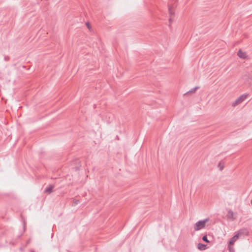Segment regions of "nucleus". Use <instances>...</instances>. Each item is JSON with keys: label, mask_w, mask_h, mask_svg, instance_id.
Returning <instances> with one entry per match:
<instances>
[{"label": "nucleus", "mask_w": 252, "mask_h": 252, "mask_svg": "<svg viewBox=\"0 0 252 252\" xmlns=\"http://www.w3.org/2000/svg\"><path fill=\"white\" fill-rule=\"evenodd\" d=\"M209 221V219H206L204 220H201L197 221L194 224V230L195 231H198L205 227L206 224Z\"/></svg>", "instance_id": "1"}, {"label": "nucleus", "mask_w": 252, "mask_h": 252, "mask_svg": "<svg viewBox=\"0 0 252 252\" xmlns=\"http://www.w3.org/2000/svg\"><path fill=\"white\" fill-rule=\"evenodd\" d=\"M248 97V95L244 94L240 95L233 102L232 106L233 107H235L238 105L242 103L244 100H245Z\"/></svg>", "instance_id": "2"}, {"label": "nucleus", "mask_w": 252, "mask_h": 252, "mask_svg": "<svg viewBox=\"0 0 252 252\" xmlns=\"http://www.w3.org/2000/svg\"><path fill=\"white\" fill-rule=\"evenodd\" d=\"M237 56L241 59L246 60L249 59L247 53L241 49H240L237 52Z\"/></svg>", "instance_id": "3"}, {"label": "nucleus", "mask_w": 252, "mask_h": 252, "mask_svg": "<svg viewBox=\"0 0 252 252\" xmlns=\"http://www.w3.org/2000/svg\"><path fill=\"white\" fill-rule=\"evenodd\" d=\"M239 238V235H235L233 238L231 239L229 241L228 248L230 252H233V249L231 247V245H233L234 243L238 240Z\"/></svg>", "instance_id": "4"}, {"label": "nucleus", "mask_w": 252, "mask_h": 252, "mask_svg": "<svg viewBox=\"0 0 252 252\" xmlns=\"http://www.w3.org/2000/svg\"><path fill=\"white\" fill-rule=\"evenodd\" d=\"M168 13L169 16V21L170 23H171L174 18L175 12L174 9L171 6H169L168 7Z\"/></svg>", "instance_id": "5"}, {"label": "nucleus", "mask_w": 252, "mask_h": 252, "mask_svg": "<svg viewBox=\"0 0 252 252\" xmlns=\"http://www.w3.org/2000/svg\"><path fill=\"white\" fill-rule=\"evenodd\" d=\"M226 217L227 219L230 220H234L236 218L235 213L231 210L228 211Z\"/></svg>", "instance_id": "6"}, {"label": "nucleus", "mask_w": 252, "mask_h": 252, "mask_svg": "<svg viewBox=\"0 0 252 252\" xmlns=\"http://www.w3.org/2000/svg\"><path fill=\"white\" fill-rule=\"evenodd\" d=\"M197 248L201 250V251H202V250H204L205 249H207V247L206 245H204V244H201V243H199L198 245H197Z\"/></svg>", "instance_id": "7"}, {"label": "nucleus", "mask_w": 252, "mask_h": 252, "mask_svg": "<svg viewBox=\"0 0 252 252\" xmlns=\"http://www.w3.org/2000/svg\"><path fill=\"white\" fill-rule=\"evenodd\" d=\"M52 189H53V187L52 186H50L49 187H48L46 190H45V191L46 192H48V193H50L52 192Z\"/></svg>", "instance_id": "8"}, {"label": "nucleus", "mask_w": 252, "mask_h": 252, "mask_svg": "<svg viewBox=\"0 0 252 252\" xmlns=\"http://www.w3.org/2000/svg\"><path fill=\"white\" fill-rule=\"evenodd\" d=\"M202 240L204 241H205V242H206L207 243H209V240L207 239V237L206 236H204L203 237Z\"/></svg>", "instance_id": "9"}, {"label": "nucleus", "mask_w": 252, "mask_h": 252, "mask_svg": "<svg viewBox=\"0 0 252 252\" xmlns=\"http://www.w3.org/2000/svg\"><path fill=\"white\" fill-rule=\"evenodd\" d=\"M4 60L5 61H8L9 60V57L8 56H5Z\"/></svg>", "instance_id": "10"}]
</instances>
